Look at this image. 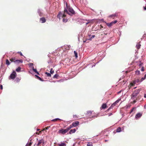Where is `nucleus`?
<instances>
[{"label":"nucleus","mask_w":146,"mask_h":146,"mask_svg":"<svg viewBox=\"0 0 146 146\" xmlns=\"http://www.w3.org/2000/svg\"><path fill=\"white\" fill-rule=\"evenodd\" d=\"M140 91V89H136L134 91L131 95V99L132 100H133V104H135L137 101L139 100L141 98V96H137Z\"/></svg>","instance_id":"f257e3e1"},{"label":"nucleus","mask_w":146,"mask_h":146,"mask_svg":"<svg viewBox=\"0 0 146 146\" xmlns=\"http://www.w3.org/2000/svg\"><path fill=\"white\" fill-rule=\"evenodd\" d=\"M66 6L68 10L65 9L64 10V13H66L70 15H72L75 14V11L70 6L68 7L67 4H66Z\"/></svg>","instance_id":"f03ea898"},{"label":"nucleus","mask_w":146,"mask_h":146,"mask_svg":"<svg viewBox=\"0 0 146 146\" xmlns=\"http://www.w3.org/2000/svg\"><path fill=\"white\" fill-rule=\"evenodd\" d=\"M11 62H14L16 64H19L23 62V61L22 60H18L15 57H12L10 59Z\"/></svg>","instance_id":"7ed1b4c3"},{"label":"nucleus","mask_w":146,"mask_h":146,"mask_svg":"<svg viewBox=\"0 0 146 146\" xmlns=\"http://www.w3.org/2000/svg\"><path fill=\"white\" fill-rule=\"evenodd\" d=\"M70 129L69 127H67L66 129H61L59 130L58 131L59 133H61L62 134H64L67 132Z\"/></svg>","instance_id":"20e7f679"},{"label":"nucleus","mask_w":146,"mask_h":146,"mask_svg":"<svg viewBox=\"0 0 146 146\" xmlns=\"http://www.w3.org/2000/svg\"><path fill=\"white\" fill-rule=\"evenodd\" d=\"M79 124V122L78 121H76L73 122L72 124L69 127L70 129L72 128L73 127H75Z\"/></svg>","instance_id":"39448f33"},{"label":"nucleus","mask_w":146,"mask_h":146,"mask_svg":"<svg viewBox=\"0 0 146 146\" xmlns=\"http://www.w3.org/2000/svg\"><path fill=\"white\" fill-rule=\"evenodd\" d=\"M41 143L43 146L44 145V139H42L41 140L39 141L37 144V146H39Z\"/></svg>","instance_id":"423d86ee"},{"label":"nucleus","mask_w":146,"mask_h":146,"mask_svg":"<svg viewBox=\"0 0 146 146\" xmlns=\"http://www.w3.org/2000/svg\"><path fill=\"white\" fill-rule=\"evenodd\" d=\"M117 20H115L114 21H112L110 23H106V25L109 27H110L113 25L117 23Z\"/></svg>","instance_id":"0eeeda50"},{"label":"nucleus","mask_w":146,"mask_h":146,"mask_svg":"<svg viewBox=\"0 0 146 146\" xmlns=\"http://www.w3.org/2000/svg\"><path fill=\"white\" fill-rule=\"evenodd\" d=\"M16 73L15 71H13V73L11 74L10 77L11 79H14L16 77Z\"/></svg>","instance_id":"6e6552de"},{"label":"nucleus","mask_w":146,"mask_h":146,"mask_svg":"<svg viewBox=\"0 0 146 146\" xmlns=\"http://www.w3.org/2000/svg\"><path fill=\"white\" fill-rule=\"evenodd\" d=\"M135 82H134L133 80L131 82L129 86H128V87L129 89H130L132 87L135 86Z\"/></svg>","instance_id":"1a4fd4ad"},{"label":"nucleus","mask_w":146,"mask_h":146,"mask_svg":"<svg viewBox=\"0 0 146 146\" xmlns=\"http://www.w3.org/2000/svg\"><path fill=\"white\" fill-rule=\"evenodd\" d=\"M65 13L64 12V13L63 14H62L61 13V12H59L58 15L57 16V17H59L60 18V15H61V17L62 18H65V17H66V15L65 14Z\"/></svg>","instance_id":"9d476101"},{"label":"nucleus","mask_w":146,"mask_h":146,"mask_svg":"<svg viewBox=\"0 0 146 146\" xmlns=\"http://www.w3.org/2000/svg\"><path fill=\"white\" fill-rule=\"evenodd\" d=\"M142 113H137L135 116V118L136 119H138L140 117H141L142 115Z\"/></svg>","instance_id":"9b49d317"},{"label":"nucleus","mask_w":146,"mask_h":146,"mask_svg":"<svg viewBox=\"0 0 146 146\" xmlns=\"http://www.w3.org/2000/svg\"><path fill=\"white\" fill-rule=\"evenodd\" d=\"M40 22L42 23H44L46 21V20L45 18L42 17L40 19Z\"/></svg>","instance_id":"f8f14e48"},{"label":"nucleus","mask_w":146,"mask_h":146,"mask_svg":"<svg viewBox=\"0 0 146 146\" xmlns=\"http://www.w3.org/2000/svg\"><path fill=\"white\" fill-rule=\"evenodd\" d=\"M117 16V15L116 14L112 15H110L109 16H108V17L109 18H112L113 19H114L115 18V17H116Z\"/></svg>","instance_id":"ddd939ff"},{"label":"nucleus","mask_w":146,"mask_h":146,"mask_svg":"<svg viewBox=\"0 0 146 146\" xmlns=\"http://www.w3.org/2000/svg\"><path fill=\"white\" fill-rule=\"evenodd\" d=\"M107 108V106L106 104H102L101 108V109H105Z\"/></svg>","instance_id":"4468645a"},{"label":"nucleus","mask_w":146,"mask_h":146,"mask_svg":"<svg viewBox=\"0 0 146 146\" xmlns=\"http://www.w3.org/2000/svg\"><path fill=\"white\" fill-rule=\"evenodd\" d=\"M76 129H71L69 131V133L70 134H72L73 133H75L76 132Z\"/></svg>","instance_id":"2eb2a0df"},{"label":"nucleus","mask_w":146,"mask_h":146,"mask_svg":"<svg viewBox=\"0 0 146 146\" xmlns=\"http://www.w3.org/2000/svg\"><path fill=\"white\" fill-rule=\"evenodd\" d=\"M116 103L115 102H114L113 103V104H112L111 106L107 110H109L111 108H113L114 106H115L116 105Z\"/></svg>","instance_id":"dca6fc26"},{"label":"nucleus","mask_w":146,"mask_h":146,"mask_svg":"<svg viewBox=\"0 0 146 146\" xmlns=\"http://www.w3.org/2000/svg\"><path fill=\"white\" fill-rule=\"evenodd\" d=\"M141 46V45L139 43H138L136 44V47L137 48L139 49L140 48V46Z\"/></svg>","instance_id":"f3484780"},{"label":"nucleus","mask_w":146,"mask_h":146,"mask_svg":"<svg viewBox=\"0 0 146 146\" xmlns=\"http://www.w3.org/2000/svg\"><path fill=\"white\" fill-rule=\"evenodd\" d=\"M121 129L120 127H118L116 130V132H119L121 131Z\"/></svg>","instance_id":"a211bd4d"},{"label":"nucleus","mask_w":146,"mask_h":146,"mask_svg":"<svg viewBox=\"0 0 146 146\" xmlns=\"http://www.w3.org/2000/svg\"><path fill=\"white\" fill-rule=\"evenodd\" d=\"M58 146H66V144L64 143H62L60 144H58Z\"/></svg>","instance_id":"6ab92c4d"},{"label":"nucleus","mask_w":146,"mask_h":146,"mask_svg":"<svg viewBox=\"0 0 146 146\" xmlns=\"http://www.w3.org/2000/svg\"><path fill=\"white\" fill-rule=\"evenodd\" d=\"M21 68L20 67H19L16 69V70L17 72H19L21 71Z\"/></svg>","instance_id":"aec40b11"},{"label":"nucleus","mask_w":146,"mask_h":146,"mask_svg":"<svg viewBox=\"0 0 146 146\" xmlns=\"http://www.w3.org/2000/svg\"><path fill=\"white\" fill-rule=\"evenodd\" d=\"M6 64L7 65H9L10 64V62L9 60L7 59L6 60Z\"/></svg>","instance_id":"412c9836"},{"label":"nucleus","mask_w":146,"mask_h":146,"mask_svg":"<svg viewBox=\"0 0 146 146\" xmlns=\"http://www.w3.org/2000/svg\"><path fill=\"white\" fill-rule=\"evenodd\" d=\"M93 111H87V114L88 115H90L91 114H92V112H93Z\"/></svg>","instance_id":"4be33fe9"},{"label":"nucleus","mask_w":146,"mask_h":146,"mask_svg":"<svg viewBox=\"0 0 146 146\" xmlns=\"http://www.w3.org/2000/svg\"><path fill=\"white\" fill-rule=\"evenodd\" d=\"M45 74H46L47 76L48 77H51V74L49 73H48L47 72H45Z\"/></svg>","instance_id":"5701e85b"},{"label":"nucleus","mask_w":146,"mask_h":146,"mask_svg":"<svg viewBox=\"0 0 146 146\" xmlns=\"http://www.w3.org/2000/svg\"><path fill=\"white\" fill-rule=\"evenodd\" d=\"M140 81L138 79H135L133 81L135 82V83L136 84V83H138L139 82H140Z\"/></svg>","instance_id":"b1692460"},{"label":"nucleus","mask_w":146,"mask_h":146,"mask_svg":"<svg viewBox=\"0 0 146 146\" xmlns=\"http://www.w3.org/2000/svg\"><path fill=\"white\" fill-rule=\"evenodd\" d=\"M87 146H93L92 143V142H88L87 144Z\"/></svg>","instance_id":"393cba45"},{"label":"nucleus","mask_w":146,"mask_h":146,"mask_svg":"<svg viewBox=\"0 0 146 146\" xmlns=\"http://www.w3.org/2000/svg\"><path fill=\"white\" fill-rule=\"evenodd\" d=\"M35 76L38 79H39V80L41 81H42V79L38 76L37 75H35Z\"/></svg>","instance_id":"a878e982"},{"label":"nucleus","mask_w":146,"mask_h":146,"mask_svg":"<svg viewBox=\"0 0 146 146\" xmlns=\"http://www.w3.org/2000/svg\"><path fill=\"white\" fill-rule=\"evenodd\" d=\"M32 142H30L29 143H27L26 145V146H31L32 144Z\"/></svg>","instance_id":"bb28decb"},{"label":"nucleus","mask_w":146,"mask_h":146,"mask_svg":"<svg viewBox=\"0 0 146 146\" xmlns=\"http://www.w3.org/2000/svg\"><path fill=\"white\" fill-rule=\"evenodd\" d=\"M74 54L76 58H77L78 57V53L77 52H76L75 51H74Z\"/></svg>","instance_id":"cd10ccee"},{"label":"nucleus","mask_w":146,"mask_h":146,"mask_svg":"<svg viewBox=\"0 0 146 146\" xmlns=\"http://www.w3.org/2000/svg\"><path fill=\"white\" fill-rule=\"evenodd\" d=\"M73 117L74 119H75V120L77 118H78V117L77 115H74Z\"/></svg>","instance_id":"c85d7f7f"},{"label":"nucleus","mask_w":146,"mask_h":146,"mask_svg":"<svg viewBox=\"0 0 146 146\" xmlns=\"http://www.w3.org/2000/svg\"><path fill=\"white\" fill-rule=\"evenodd\" d=\"M68 21V19H65V18H63V21L64 22L66 23Z\"/></svg>","instance_id":"c756f323"},{"label":"nucleus","mask_w":146,"mask_h":146,"mask_svg":"<svg viewBox=\"0 0 146 146\" xmlns=\"http://www.w3.org/2000/svg\"><path fill=\"white\" fill-rule=\"evenodd\" d=\"M135 74L137 75H139L140 74V72L139 71V70H137V71H135Z\"/></svg>","instance_id":"7c9ffc66"},{"label":"nucleus","mask_w":146,"mask_h":146,"mask_svg":"<svg viewBox=\"0 0 146 146\" xmlns=\"http://www.w3.org/2000/svg\"><path fill=\"white\" fill-rule=\"evenodd\" d=\"M58 76L59 75L58 74H56L54 75L53 78H58Z\"/></svg>","instance_id":"2f4dec72"},{"label":"nucleus","mask_w":146,"mask_h":146,"mask_svg":"<svg viewBox=\"0 0 146 146\" xmlns=\"http://www.w3.org/2000/svg\"><path fill=\"white\" fill-rule=\"evenodd\" d=\"M98 114H96L92 116V117H90V118H94L95 117H98Z\"/></svg>","instance_id":"473e14b6"},{"label":"nucleus","mask_w":146,"mask_h":146,"mask_svg":"<svg viewBox=\"0 0 146 146\" xmlns=\"http://www.w3.org/2000/svg\"><path fill=\"white\" fill-rule=\"evenodd\" d=\"M54 70H53V69L52 68H51L50 70V73L51 74H52L54 73Z\"/></svg>","instance_id":"72a5a7b5"},{"label":"nucleus","mask_w":146,"mask_h":146,"mask_svg":"<svg viewBox=\"0 0 146 146\" xmlns=\"http://www.w3.org/2000/svg\"><path fill=\"white\" fill-rule=\"evenodd\" d=\"M50 127V126H47V127H46L44 129H43V131L45 130H47L49 129V128Z\"/></svg>","instance_id":"f704fd0d"},{"label":"nucleus","mask_w":146,"mask_h":146,"mask_svg":"<svg viewBox=\"0 0 146 146\" xmlns=\"http://www.w3.org/2000/svg\"><path fill=\"white\" fill-rule=\"evenodd\" d=\"M57 121L58 120H57L56 118V119H53L51 120V121H53V122H55V121Z\"/></svg>","instance_id":"c9c22d12"},{"label":"nucleus","mask_w":146,"mask_h":146,"mask_svg":"<svg viewBox=\"0 0 146 146\" xmlns=\"http://www.w3.org/2000/svg\"><path fill=\"white\" fill-rule=\"evenodd\" d=\"M120 99H118V100H116L115 102L116 103V104H117V103H118L120 101Z\"/></svg>","instance_id":"e433bc0d"},{"label":"nucleus","mask_w":146,"mask_h":146,"mask_svg":"<svg viewBox=\"0 0 146 146\" xmlns=\"http://www.w3.org/2000/svg\"><path fill=\"white\" fill-rule=\"evenodd\" d=\"M135 108H132V109L131 110V111H130V113H131V112H132L133 110H134V109H135Z\"/></svg>","instance_id":"4c0bfd02"},{"label":"nucleus","mask_w":146,"mask_h":146,"mask_svg":"<svg viewBox=\"0 0 146 146\" xmlns=\"http://www.w3.org/2000/svg\"><path fill=\"white\" fill-rule=\"evenodd\" d=\"M145 79V78H144V77H142L141 80L140 81V82H142L143 80H144Z\"/></svg>","instance_id":"58836bf2"},{"label":"nucleus","mask_w":146,"mask_h":146,"mask_svg":"<svg viewBox=\"0 0 146 146\" xmlns=\"http://www.w3.org/2000/svg\"><path fill=\"white\" fill-rule=\"evenodd\" d=\"M33 71L35 72V73H36L37 72V70L36 69H35L34 68H33Z\"/></svg>","instance_id":"ea45409f"},{"label":"nucleus","mask_w":146,"mask_h":146,"mask_svg":"<svg viewBox=\"0 0 146 146\" xmlns=\"http://www.w3.org/2000/svg\"><path fill=\"white\" fill-rule=\"evenodd\" d=\"M18 53H19L20 54L21 56H23V55L22 53L21 52H18Z\"/></svg>","instance_id":"a19ab883"},{"label":"nucleus","mask_w":146,"mask_h":146,"mask_svg":"<svg viewBox=\"0 0 146 146\" xmlns=\"http://www.w3.org/2000/svg\"><path fill=\"white\" fill-rule=\"evenodd\" d=\"M42 13L41 12H38V14L40 16H42Z\"/></svg>","instance_id":"79ce46f5"},{"label":"nucleus","mask_w":146,"mask_h":146,"mask_svg":"<svg viewBox=\"0 0 146 146\" xmlns=\"http://www.w3.org/2000/svg\"><path fill=\"white\" fill-rule=\"evenodd\" d=\"M141 70L142 71H143L144 70L143 67H142L141 69Z\"/></svg>","instance_id":"37998d69"},{"label":"nucleus","mask_w":146,"mask_h":146,"mask_svg":"<svg viewBox=\"0 0 146 146\" xmlns=\"http://www.w3.org/2000/svg\"><path fill=\"white\" fill-rule=\"evenodd\" d=\"M56 119H57V120H59L60 121H61L62 120L61 119H60L58 118H57Z\"/></svg>","instance_id":"c03bdc74"},{"label":"nucleus","mask_w":146,"mask_h":146,"mask_svg":"<svg viewBox=\"0 0 146 146\" xmlns=\"http://www.w3.org/2000/svg\"><path fill=\"white\" fill-rule=\"evenodd\" d=\"M143 64V63L141 62H140V63L139 64V66L140 67Z\"/></svg>","instance_id":"a18cd8bd"},{"label":"nucleus","mask_w":146,"mask_h":146,"mask_svg":"<svg viewBox=\"0 0 146 146\" xmlns=\"http://www.w3.org/2000/svg\"><path fill=\"white\" fill-rule=\"evenodd\" d=\"M0 88L2 90L3 89V86L2 85H1L0 86Z\"/></svg>","instance_id":"49530a36"},{"label":"nucleus","mask_w":146,"mask_h":146,"mask_svg":"<svg viewBox=\"0 0 146 146\" xmlns=\"http://www.w3.org/2000/svg\"><path fill=\"white\" fill-rule=\"evenodd\" d=\"M143 8L144 10H146V7H144Z\"/></svg>","instance_id":"de8ad7c7"},{"label":"nucleus","mask_w":146,"mask_h":146,"mask_svg":"<svg viewBox=\"0 0 146 146\" xmlns=\"http://www.w3.org/2000/svg\"><path fill=\"white\" fill-rule=\"evenodd\" d=\"M100 30L102 28H103V26H102V25H100Z\"/></svg>","instance_id":"09e8293b"},{"label":"nucleus","mask_w":146,"mask_h":146,"mask_svg":"<svg viewBox=\"0 0 146 146\" xmlns=\"http://www.w3.org/2000/svg\"><path fill=\"white\" fill-rule=\"evenodd\" d=\"M36 73L37 74H38V75H39V74H40L39 73V72H38L37 71V72Z\"/></svg>","instance_id":"8fccbe9b"},{"label":"nucleus","mask_w":146,"mask_h":146,"mask_svg":"<svg viewBox=\"0 0 146 146\" xmlns=\"http://www.w3.org/2000/svg\"><path fill=\"white\" fill-rule=\"evenodd\" d=\"M144 78H145V79L146 78V74H145L144 76Z\"/></svg>","instance_id":"3c124183"},{"label":"nucleus","mask_w":146,"mask_h":146,"mask_svg":"<svg viewBox=\"0 0 146 146\" xmlns=\"http://www.w3.org/2000/svg\"><path fill=\"white\" fill-rule=\"evenodd\" d=\"M112 115V113H110L109 114V116H110Z\"/></svg>","instance_id":"603ef678"},{"label":"nucleus","mask_w":146,"mask_h":146,"mask_svg":"<svg viewBox=\"0 0 146 146\" xmlns=\"http://www.w3.org/2000/svg\"><path fill=\"white\" fill-rule=\"evenodd\" d=\"M90 23V22H89L86 23V25H87L88 24Z\"/></svg>","instance_id":"864d4df0"},{"label":"nucleus","mask_w":146,"mask_h":146,"mask_svg":"<svg viewBox=\"0 0 146 146\" xmlns=\"http://www.w3.org/2000/svg\"><path fill=\"white\" fill-rule=\"evenodd\" d=\"M30 64L31 66H33V63H31Z\"/></svg>","instance_id":"5fc2aeb1"},{"label":"nucleus","mask_w":146,"mask_h":146,"mask_svg":"<svg viewBox=\"0 0 146 146\" xmlns=\"http://www.w3.org/2000/svg\"><path fill=\"white\" fill-rule=\"evenodd\" d=\"M144 97L145 98H146V94H145L144 95Z\"/></svg>","instance_id":"6e6d98bb"},{"label":"nucleus","mask_w":146,"mask_h":146,"mask_svg":"<svg viewBox=\"0 0 146 146\" xmlns=\"http://www.w3.org/2000/svg\"><path fill=\"white\" fill-rule=\"evenodd\" d=\"M94 36H95V35H93L92 36V38H94Z\"/></svg>","instance_id":"4d7b16f0"},{"label":"nucleus","mask_w":146,"mask_h":146,"mask_svg":"<svg viewBox=\"0 0 146 146\" xmlns=\"http://www.w3.org/2000/svg\"><path fill=\"white\" fill-rule=\"evenodd\" d=\"M121 92V91H120L118 93V94H119V93H120Z\"/></svg>","instance_id":"13d9d810"},{"label":"nucleus","mask_w":146,"mask_h":146,"mask_svg":"<svg viewBox=\"0 0 146 146\" xmlns=\"http://www.w3.org/2000/svg\"><path fill=\"white\" fill-rule=\"evenodd\" d=\"M144 35H145V36H146V34H144Z\"/></svg>","instance_id":"bf43d9fd"},{"label":"nucleus","mask_w":146,"mask_h":146,"mask_svg":"<svg viewBox=\"0 0 146 146\" xmlns=\"http://www.w3.org/2000/svg\"><path fill=\"white\" fill-rule=\"evenodd\" d=\"M136 88V87H135L134 88Z\"/></svg>","instance_id":"052dcab7"},{"label":"nucleus","mask_w":146,"mask_h":146,"mask_svg":"<svg viewBox=\"0 0 146 146\" xmlns=\"http://www.w3.org/2000/svg\"><path fill=\"white\" fill-rule=\"evenodd\" d=\"M84 42H85V41H84Z\"/></svg>","instance_id":"680f3d73"}]
</instances>
